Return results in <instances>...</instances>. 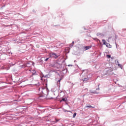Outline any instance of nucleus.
I'll return each instance as SVG.
<instances>
[{
    "mask_svg": "<svg viewBox=\"0 0 126 126\" xmlns=\"http://www.w3.org/2000/svg\"><path fill=\"white\" fill-rule=\"evenodd\" d=\"M41 92L42 94H44V95H48V91H47V89H43V88H39V90H41Z\"/></svg>",
    "mask_w": 126,
    "mask_h": 126,
    "instance_id": "nucleus-1",
    "label": "nucleus"
},
{
    "mask_svg": "<svg viewBox=\"0 0 126 126\" xmlns=\"http://www.w3.org/2000/svg\"><path fill=\"white\" fill-rule=\"evenodd\" d=\"M50 57L51 58H53L54 59H57V58H58L59 56H57L56 54L52 53L50 54Z\"/></svg>",
    "mask_w": 126,
    "mask_h": 126,
    "instance_id": "nucleus-2",
    "label": "nucleus"
},
{
    "mask_svg": "<svg viewBox=\"0 0 126 126\" xmlns=\"http://www.w3.org/2000/svg\"><path fill=\"white\" fill-rule=\"evenodd\" d=\"M107 48H112V45H110L109 43L106 42L105 44Z\"/></svg>",
    "mask_w": 126,
    "mask_h": 126,
    "instance_id": "nucleus-3",
    "label": "nucleus"
},
{
    "mask_svg": "<svg viewBox=\"0 0 126 126\" xmlns=\"http://www.w3.org/2000/svg\"><path fill=\"white\" fill-rule=\"evenodd\" d=\"M88 80H89V78H85L84 79H83V81L84 82H86V81H88Z\"/></svg>",
    "mask_w": 126,
    "mask_h": 126,
    "instance_id": "nucleus-4",
    "label": "nucleus"
},
{
    "mask_svg": "<svg viewBox=\"0 0 126 126\" xmlns=\"http://www.w3.org/2000/svg\"><path fill=\"white\" fill-rule=\"evenodd\" d=\"M67 100L66 98H63L62 100H60V102H65Z\"/></svg>",
    "mask_w": 126,
    "mask_h": 126,
    "instance_id": "nucleus-5",
    "label": "nucleus"
},
{
    "mask_svg": "<svg viewBox=\"0 0 126 126\" xmlns=\"http://www.w3.org/2000/svg\"><path fill=\"white\" fill-rule=\"evenodd\" d=\"M86 108H95V107L92 106L91 105H87L86 106Z\"/></svg>",
    "mask_w": 126,
    "mask_h": 126,
    "instance_id": "nucleus-6",
    "label": "nucleus"
},
{
    "mask_svg": "<svg viewBox=\"0 0 126 126\" xmlns=\"http://www.w3.org/2000/svg\"><path fill=\"white\" fill-rule=\"evenodd\" d=\"M90 48H91V46H90L85 47L86 50H89V49H90Z\"/></svg>",
    "mask_w": 126,
    "mask_h": 126,
    "instance_id": "nucleus-7",
    "label": "nucleus"
},
{
    "mask_svg": "<svg viewBox=\"0 0 126 126\" xmlns=\"http://www.w3.org/2000/svg\"><path fill=\"white\" fill-rule=\"evenodd\" d=\"M102 43L103 45H105L107 42H106V40L105 39H102Z\"/></svg>",
    "mask_w": 126,
    "mask_h": 126,
    "instance_id": "nucleus-8",
    "label": "nucleus"
},
{
    "mask_svg": "<svg viewBox=\"0 0 126 126\" xmlns=\"http://www.w3.org/2000/svg\"><path fill=\"white\" fill-rule=\"evenodd\" d=\"M106 57L107 59H110L111 55H106Z\"/></svg>",
    "mask_w": 126,
    "mask_h": 126,
    "instance_id": "nucleus-9",
    "label": "nucleus"
},
{
    "mask_svg": "<svg viewBox=\"0 0 126 126\" xmlns=\"http://www.w3.org/2000/svg\"><path fill=\"white\" fill-rule=\"evenodd\" d=\"M118 66H119V67H121V68H122V66L121 65V64H118Z\"/></svg>",
    "mask_w": 126,
    "mask_h": 126,
    "instance_id": "nucleus-10",
    "label": "nucleus"
},
{
    "mask_svg": "<svg viewBox=\"0 0 126 126\" xmlns=\"http://www.w3.org/2000/svg\"><path fill=\"white\" fill-rule=\"evenodd\" d=\"M76 117V113H74L73 115V118H75Z\"/></svg>",
    "mask_w": 126,
    "mask_h": 126,
    "instance_id": "nucleus-11",
    "label": "nucleus"
},
{
    "mask_svg": "<svg viewBox=\"0 0 126 126\" xmlns=\"http://www.w3.org/2000/svg\"><path fill=\"white\" fill-rule=\"evenodd\" d=\"M97 36H100V35H101V33L98 32L96 34Z\"/></svg>",
    "mask_w": 126,
    "mask_h": 126,
    "instance_id": "nucleus-12",
    "label": "nucleus"
},
{
    "mask_svg": "<svg viewBox=\"0 0 126 126\" xmlns=\"http://www.w3.org/2000/svg\"><path fill=\"white\" fill-rule=\"evenodd\" d=\"M49 58H46L45 60H44L45 62H47L48 61H49Z\"/></svg>",
    "mask_w": 126,
    "mask_h": 126,
    "instance_id": "nucleus-13",
    "label": "nucleus"
},
{
    "mask_svg": "<svg viewBox=\"0 0 126 126\" xmlns=\"http://www.w3.org/2000/svg\"><path fill=\"white\" fill-rule=\"evenodd\" d=\"M70 47L71 48H72V47H73V44H72V43H71V44H70Z\"/></svg>",
    "mask_w": 126,
    "mask_h": 126,
    "instance_id": "nucleus-14",
    "label": "nucleus"
},
{
    "mask_svg": "<svg viewBox=\"0 0 126 126\" xmlns=\"http://www.w3.org/2000/svg\"><path fill=\"white\" fill-rule=\"evenodd\" d=\"M55 123H58V122H59V120H57V119H55Z\"/></svg>",
    "mask_w": 126,
    "mask_h": 126,
    "instance_id": "nucleus-15",
    "label": "nucleus"
},
{
    "mask_svg": "<svg viewBox=\"0 0 126 126\" xmlns=\"http://www.w3.org/2000/svg\"><path fill=\"white\" fill-rule=\"evenodd\" d=\"M72 45H74V41H72Z\"/></svg>",
    "mask_w": 126,
    "mask_h": 126,
    "instance_id": "nucleus-16",
    "label": "nucleus"
},
{
    "mask_svg": "<svg viewBox=\"0 0 126 126\" xmlns=\"http://www.w3.org/2000/svg\"><path fill=\"white\" fill-rule=\"evenodd\" d=\"M68 66H72V65L69 64L68 65Z\"/></svg>",
    "mask_w": 126,
    "mask_h": 126,
    "instance_id": "nucleus-17",
    "label": "nucleus"
},
{
    "mask_svg": "<svg viewBox=\"0 0 126 126\" xmlns=\"http://www.w3.org/2000/svg\"><path fill=\"white\" fill-rule=\"evenodd\" d=\"M61 80H62V79H60L58 81V82H61Z\"/></svg>",
    "mask_w": 126,
    "mask_h": 126,
    "instance_id": "nucleus-18",
    "label": "nucleus"
},
{
    "mask_svg": "<svg viewBox=\"0 0 126 126\" xmlns=\"http://www.w3.org/2000/svg\"><path fill=\"white\" fill-rule=\"evenodd\" d=\"M117 63H119V61H117Z\"/></svg>",
    "mask_w": 126,
    "mask_h": 126,
    "instance_id": "nucleus-19",
    "label": "nucleus"
},
{
    "mask_svg": "<svg viewBox=\"0 0 126 126\" xmlns=\"http://www.w3.org/2000/svg\"><path fill=\"white\" fill-rule=\"evenodd\" d=\"M99 88H98V89H96V90H99Z\"/></svg>",
    "mask_w": 126,
    "mask_h": 126,
    "instance_id": "nucleus-20",
    "label": "nucleus"
},
{
    "mask_svg": "<svg viewBox=\"0 0 126 126\" xmlns=\"http://www.w3.org/2000/svg\"><path fill=\"white\" fill-rule=\"evenodd\" d=\"M85 30H86V29L84 28Z\"/></svg>",
    "mask_w": 126,
    "mask_h": 126,
    "instance_id": "nucleus-21",
    "label": "nucleus"
},
{
    "mask_svg": "<svg viewBox=\"0 0 126 126\" xmlns=\"http://www.w3.org/2000/svg\"><path fill=\"white\" fill-rule=\"evenodd\" d=\"M33 74H35V73H33Z\"/></svg>",
    "mask_w": 126,
    "mask_h": 126,
    "instance_id": "nucleus-22",
    "label": "nucleus"
},
{
    "mask_svg": "<svg viewBox=\"0 0 126 126\" xmlns=\"http://www.w3.org/2000/svg\"><path fill=\"white\" fill-rule=\"evenodd\" d=\"M124 30H126V29H124Z\"/></svg>",
    "mask_w": 126,
    "mask_h": 126,
    "instance_id": "nucleus-23",
    "label": "nucleus"
}]
</instances>
